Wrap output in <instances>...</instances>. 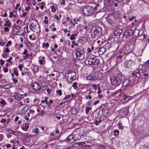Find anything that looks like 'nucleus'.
Wrapping results in <instances>:
<instances>
[{
    "mask_svg": "<svg viewBox=\"0 0 149 149\" xmlns=\"http://www.w3.org/2000/svg\"><path fill=\"white\" fill-rule=\"evenodd\" d=\"M76 139L73 135H70L65 139V141L69 143L74 142Z\"/></svg>",
    "mask_w": 149,
    "mask_h": 149,
    "instance_id": "8",
    "label": "nucleus"
},
{
    "mask_svg": "<svg viewBox=\"0 0 149 149\" xmlns=\"http://www.w3.org/2000/svg\"><path fill=\"white\" fill-rule=\"evenodd\" d=\"M3 72H7L8 71V68L7 67H4L3 68Z\"/></svg>",
    "mask_w": 149,
    "mask_h": 149,
    "instance_id": "49",
    "label": "nucleus"
},
{
    "mask_svg": "<svg viewBox=\"0 0 149 149\" xmlns=\"http://www.w3.org/2000/svg\"><path fill=\"white\" fill-rule=\"evenodd\" d=\"M122 124L121 123H118V125L119 126V128L122 129L123 128V127L122 126H121Z\"/></svg>",
    "mask_w": 149,
    "mask_h": 149,
    "instance_id": "43",
    "label": "nucleus"
},
{
    "mask_svg": "<svg viewBox=\"0 0 149 149\" xmlns=\"http://www.w3.org/2000/svg\"><path fill=\"white\" fill-rule=\"evenodd\" d=\"M20 27L19 26H16L13 28V33L14 35H16L19 31Z\"/></svg>",
    "mask_w": 149,
    "mask_h": 149,
    "instance_id": "16",
    "label": "nucleus"
},
{
    "mask_svg": "<svg viewBox=\"0 0 149 149\" xmlns=\"http://www.w3.org/2000/svg\"><path fill=\"white\" fill-rule=\"evenodd\" d=\"M38 128H35L34 130V132L36 134H38L39 133V132L38 131Z\"/></svg>",
    "mask_w": 149,
    "mask_h": 149,
    "instance_id": "51",
    "label": "nucleus"
},
{
    "mask_svg": "<svg viewBox=\"0 0 149 149\" xmlns=\"http://www.w3.org/2000/svg\"><path fill=\"white\" fill-rule=\"evenodd\" d=\"M13 58L12 57H10L7 60V61H8L9 62L12 63V62L11 61V60H12Z\"/></svg>",
    "mask_w": 149,
    "mask_h": 149,
    "instance_id": "55",
    "label": "nucleus"
},
{
    "mask_svg": "<svg viewBox=\"0 0 149 149\" xmlns=\"http://www.w3.org/2000/svg\"><path fill=\"white\" fill-rule=\"evenodd\" d=\"M29 125L28 124H25V127H23V129L25 131H26L28 130V128L29 127Z\"/></svg>",
    "mask_w": 149,
    "mask_h": 149,
    "instance_id": "27",
    "label": "nucleus"
},
{
    "mask_svg": "<svg viewBox=\"0 0 149 149\" xmlns=\"http://www.w3.org/2000/svg\"><path fill=\"white\" fill-rule=\"evenodd\" d=\"M87 61L88 64L91 65L97 66L100 63L99 59L96 57H94L93 58H88Z\"/></svg>",
    "mask_w": 149,
    "mask_h": 149,
    "instance_id": "6",
    "label": "nucleus"
},
{
    "mask_svg": "<svg viewBox=\"0 0 149 149\" xmlns=\"http://www.w3.org/2000/svg\"><path fill=\"white\" fill-rule=\"evenodd\" d=\"M23 95H22L17 94L16 95H14V97L16 100H20L23 97Z\"/></svg>",
    "mask_w": 149,
    "mask_h": 149,
    "instance_id": "18",
    "label": "nucleus"
},
{
    "mask_svg": "<svg viewBox=\"0 0 149 149\" xmlns=\"http://www.w3.org/2000/svg\"><path fill=\"white\" fill-rule=\"evenodd\" d=\"M27 50L26 49H25L23 52L24 54L25 55V56H24V58L25 59H26L27 57H28V56H29V54L27 53Z\"/></svg>",
    "mask_w": 149,
    "mask_h": 149,
    "instance_id": "22",
    "label": "nucleus"
},
{
    "mask_svg": "<svg viewBox=\"0 0 149 149\" xmlns=\"http://www.w3.org/2000/svg\"><path fill=\"white\" fill-rule=\"evenodd\" d=\"M122 57V56L121 55H119L118 56H117L116 57V58L117 59H120Z\"/></svg>",
    "mask_w": 149,
    "mask_h": 149,
    "instance_id": "60",
    "label": "nucleus"
},
{
    "mask_svg": "<svg viewBox=\"0 0 149 149\" xmlns=\"http://www.w3.org/2000/svg\"><path fill=\"white\" fill-rule=\"evenodd\" d=\"M13 73L17 76H18L19 75L16 70H14Z\"/></svg>",
    "mask_w": 149,
    "mask_h": 149,
    "instance_id": "47",
    "label": "nucleus"
},
{
    "mask_svg": "<svg viewBox=\"0 0 149 149\" xmlns=\"http://www.w3.org/2000/svg\"><path fill=\"white\" fill-rule=\"evenodd\" d=\"M83 12L84 14L86 16H90L93 13V8L91 6H87L83 8Z\"/></svg>",
    "mask_w": 149,
    "mask_h": 149,
    "instance_id": "4",
    "label": "nucleus"
},
{
    "mask_svg": "<svg viewBox=\"0 0 149 149\" xmlns=\"http://www.w3.org/2000/svg\"><path fill=\"white\" fill-rule=\"evenodd\" d=\"M10 52V50L8 49V48H6L5 49V51L4 52V53L7 52L9 53Z\"/></svg>",
    "mask_w": 149,
    "mask_h": 149,
    "instance_id": "52",
    "label": "nucleus"
},
{
    "mask_svg": "<svg viewBox=\"0 0 149 149\" xmlns=\"http://www.w3.org/2000/svg\"><path fill=\"white\" fill-rule=\"evenodd\" d=\"M29 108V107L28 105L26 106L22 109V112L24 113L27 111Z\"/></svg>",
    "mask_w": 149,
    "mask_h": 149,
    "instance_id": "24",
    "label": "nucleus"
},
{
    "mask_svg": "<svg viewBox=\"0 0 149 149\" xmlns=\"http://www.w3.org/2000/svg\"><path fill=\"white\" fill-rule=\"evenodd\" d=\"M133 61H129L125 63L124 66L127 68H130L134 65Z\"/></svg>",
    "mask_w": 149,
    "mask_h": 149,
    "instance_id": "9",
    "label": "nucleus"
},
{
    "mask_svg": "<svg viewBox=\"0 0 149 149\" xmlns=\"http://www.w3.org/2000/svg\"><path fill=\"white\" fill-rule=\"evenodd\" d=\"M13 80L14 83H17L18 81V80L16 79H15V78H13Z\"/></svg>",
    "mask_w": 149,
    "mask_h": 149,
    "instance_id": "58",
    "label": "nucleus"
},
{
    "mask_svg": "<svg viewBox=\"0 0 149 149\" xmlns=\"http://www.w3.org/2000/svg\"><path fill=\"white\" fill-rule=\"evenodd\" d=\"M86 146H91L93 145V144L91 142L88 141H86Z\"/></svg>",
    "mask_w": 149,
    "mask_h": 149,
    "instance_id": "30",
    "label": "nucleus"
},
{
    "mask_svg": "<svg viewBox=\"0 0 149 149\" xmlns=\"http://www.w3.org/2000/svg\"><path fill=\"white\" fill-rule=\"evenodd\" d=\"M23 67V65L22 64H20L18 66V68H19L20 70H22V68Z\"/></svg>",
    "mask_w": 149,
    "mask_h": 149,
    "instance_id": "48",
    "label": "nucleus"
},
{
    "mask_svg": "<svg viewBox=\"0 0 149 149\" xmlns=\"http://www.w3.org/2000/svg\"><path fill=\"white\" fill-rule=\"evenodd\" d=\"M125 112L124 114L125 115H126L127 114V113L129 112V108L128 107L125 108Z\"/></svg>",
    "mask_w": 149,
    "mask_h": 149,
    "instance_id": "38",
    "label": "nucleus"
},
{
    "mask_svg": "<svg viewBox=\"0 0 149 149\" xmlns=\"http://www.w3.org/2000/svg\"><path fill=\"white\" fill-rule=\"evenodd\" d=\"M101 122V120L99 119L98 120H96L95 122V124L96 125H99V123Z\"/></svg>",
    "mask_w": 149,
    "mask_h": 149,
    "instance_id": "40",
    "label": "nucleus"
},
{
    "mask_svg": "<svg viewBox=\"0 0 149 149\" xmlns=\"http://www.w3.org/2000/svg\"><path fill=\"white\" fill-rule=\"evenodd\" d=\"M12 43V42L10 41H8L7 43L6 44V47H8L9 46H10L11 45Z\"/></svg>",
    "mask_w": 149,
    "mask_h": 149,
    "instance_id": "42",
    "label": "nucleus"
},
{
    "mask_svg": "<svg viewBox=\"0 0 149 149\" xmlns=\"http://www.w3.org/2000/svg\"><path fill=\"white\" fill-rule=\"evenodd\" d=\"M33 89L36 91H39L41 89L40 85L37 83H34L32 85Z\"/></svg>",
    "mask_w": 149,
    "mask_h": 149,
    "instance_id": "11",
    "label": "nucleus"
},
{
    "mask_svg": "<svg viewBox=\"0 0 149 149\" xmlns=\"http://www.w3.org/2000/svg\"><path fill=\"white\" fill-rule=\"evenodd\" d=\"M30 8V6H28L25 8V10L26 11H28Z\"/></svg>",
    "mask_w": 149,
    "mask_h": 149,
    "instance_id": "56",
    "label": "nucleus"
},
{
    "mask_svg": "<svg viewBox=\"0 0 149 149\" xmlns=\"http://www.w3.org/2000/svg\"><path fill=\"white\" fill-rule=\"evenodd\" d=\"M49 46V44L48 43H44L42 44V47L43 48L45 47H48Z\"/></svg>",
    "mask_w": 149,
    "mask_h": 149,
    "instance_id": "32",
    "label": "nucleus"
},
{
    "mask_svg": "<svg viewBox=\"0 0 149 149\" xmlns=\"http://www.w3.org/2000/svg\"><path fill=\"white\" fill-rule=\"evenodd\" d=\"M119 131L118 130H115L113 131V134L115 136L118 135L119 134Z\"/></svg>",
    "mask_w": 149,
    "mask_h": 149,
    "instance_id": "34",
    "label": "nucleus"
},
{
    "mask_svg": "<svg viewBox=\"0 0 149 149\" xmlns=\"http://www.w3.org/2000/svg\"><path fill=\"white\" fill-rule=\"evenodd\" d=\"M140 31L138 29H135L134 32V35L135 37L137 36L139 33Z\"/></svg>",
    "mask_w": 149,
    "mask_h": 149,
    "instance_id": "23",
    "label": "nucleus"
},
{
    "mask_svg": "<svg viewBox=\"0 0 149 149\" xmlns=\"http://www.w3.org/2000/svg\"><path fill=\"white\" fill-rule=\"evenodd\" d=\"M65 77L67 81L69 82H72L76 78V75L74 72L72 70L68 71L65 74Z\"/></svg>",
    "mask_w": 149,
    "mask_h": 149,
    "instance_id": "3",
    "label": "nucleus"
},
{
    "mask_svg": "<svg viewBox=\"0 0 149 149\" xmlns=\"http://www.w3.org/2000/svg\"><path fill=\"white\" fill-rule=\"evenodd\" d=\"M29 28L32 31L35 32V30L37 27H39V25L38 22L36 20H34L30 22L29 25Z\"/></svg>",
    "mask_w": 149,
    "mask_h": 149,
    "instance_id": "7",
    "label": "nucleus"
},
{
    "mask_svg": "<svg viewBox=\"0 0 149 149\" xmlns=\"http://www.w3.org/2000/svg\"><path fill=\"white\" fill-rule=\"evenodd\" d=\"M70 97V95H68L67 96L65 95V97L63 99V100H65L67 99H68Z\"/></svg>",
    "mask_w": 149,
    "mask_h": 149,
    "instance_id": "54",
    "label": "nucleus"
},
{
    "mask_svg": "<svg viewBox=\"0 0 149 149\" xmlns=\"http://www.w3.org/2000/svg\"><path fill=\"white\" fill-rule=\"evenodd\" d=\"M21 133L18 131H15L14 135H21Z\"/></svg>",
    "mask_w": 149,
    "mask_h": 149,
    "instance_id": "37",
    "label": "nucleus"
},
{
    "mask_svg": "<svg viewBox=\"0 0 149 149\" xmlns=\"http://www.w3.org/2000/svg\"><path fill=\"white\" fill-rule=\"evenodd\" d=\"M131 99L130 96H127L125 94H124L121 100V102L123 103H125Z\"/></svg>",
    "mask_w": 149,
    "mask_h": 149,
    "instance_id": "13",
    "label": "nucleus"
},
{
    "mask_svg": "<svg viewBox=\"0 0 149 149\" xmlns=\"http://www.w3.org/2000/svg\"><path fill=\"white\" fill-rule=\"evenodd\" d=\"M75 54L77 59L79 61L81 60L84 58V51L82 50L77 48L75 51Z\"/></svg>",
    "mask_w": 149,
    "mask_h": 149,
    "instance_id": "5",
    "label": "nucleus"
},
{
    "mask_svg": "<svg viewBox=\"0 0 149 149\" xmlns=\"http://www.w3.org/2000/svg\"><path fill=\"white\" fill-rule=\"evenodd\" d=\"M39 70V66L38 65H36L33 68V71L34 72H38Z\"/></svg>",
    "mask_w": 149,
    "mask_h": 149,
    "instance_id": "26",
    "label": "nucleus"
},
{
    "mask_svg": "<svg viewBox=\"0 0 149 149\" xmlns=\"http://www.w3.org/2000/svg\"><path fill=\"white\" fill-rule=\"evenodd\" d=\"M3 139V136L2 134H0V141H2Z\"/></svg>",
    "mask_w": 149,
    "mask_h": 149,
    "instance_id": "59",
    "label": "nucleus"
},
{
    "mask_svg": "<svg viewBox=\"0 0 149 149\" xmlns=\"http://www.w3.org/2000/svg\"><path fill=\"white\" fill-rule=\"evenodd\" d=\"M107 21L110 24L112 25L115 19L114 17L112 15H109L106 18Z\"/></svg>",
    "mask_w": 149,
    "mask_h": 149,
    "instance_id": "12",
    "label": "nucleus"
},
{
    "mask_svg": "<svg viewBox=\"0 0 149 149\" xmlns=\"http://www.w3.org/2000/svg\"><path fill=\"white\" fill-rule=\"evenodd\" d=\"M87 79L88 80L94 81L96 80L97 79V77L95 75L91 74L88 76L86 77Z\"/></svg>",
    "mask_w": 149,
    "mask_h": 149,
    "instance_id": "14",
    "label": "nucleus"
},
{
    "mask_svg": "<svg viewBox=\"0 0 149 149\" xmlns=\"http://www.w3.org/2000/svg\"><path fill=\"white\" fill-rule=\"evenodd\" d=\"M133 33L132 30L131 29H127L124 32L123 34V36H125L126 38L131 36Z\"/></svg>",
    "mask_w": 149,
    "mask_h": 149,
    "instance_id": "10",
    "label": "nucleus"
},
{
    "mask_svg": "<svg viewBox=\"0 0 149 149\" xmlns=\"http://www.w3.org/2000/svg\"><path fill=\"white\" fill-rule=\"evenodd\" d=\"M72 44H74L75 46H78V44L77 43H76L74 41H73L72 42Z\"/></svg>",
    "mask_w": 149,
    "mask_h": 149,
    "instance_id": "64",
    "label": "nucleus"
},
{
    "mask_svg": "<svg viewBox=\"0 0 149 149\" xmlns=\"http://www.w3.org/2000/svg\"><path fill=\"white\" fill-rule=\"evenodd\" d=\"M5 88L6 89H8L10 87H12V84H6V85L5 86Z\"/></svg>",
    "mask_w": 149,
    "mask_h": 149,
    "instance_id": "28",
    "label": "nucleus"
},
{
    "mask_svg": "<svg viewBox=\"0 0 149 149\" xmlns=\"http://www.w3.org/2000/svg\"><path fill=\"white\" fill-rule=\"evenodd\" d=\"M39 63L40 64H43V62H45V61L42 60H39Z\"/></svg>",
    "mask_w": 149,
    "mask_h": 149,
    "instance_id": "62",
    "label": "nucleus"
},
{
    "mask_svg": "<svg viewBox=\"0 0 149 149\" xmlns=\"http://www.w3.org/2000/svg\"><path fill=\"white\" fill-rule=\"evenodd\" d=\"M98 149H105L104 146H101L99 147Z\"/></svg>",
    "mask_w": 149,
    "mask_h": 149,
    "instance_id": "63",
    "label": "nucleus"
},
{
    "mask_svg": "<svg viewBox=\"0 0 149 149\" xmlns=\"http://www.w3.org/2000/svg\"><path fill=\"white\" fill-rule=\"evenodd\" d=\"M99 6V4H97L96 6H95L93 9L95 10H97L98 7Z\"/></svg>",
    "mask_w": 149,
    "mask_h": 149,
    "instance_id": "53",
    "label": "nucleus"
},
{
    "mask_svg": "<svg viewBox=\"0 0 149 149\" xmlns=\"http://www.w3.org/2000/svg\"><path fill=\"white\" fill-rule=\"evenodd\" d=\"M106 51L104 47H101L98 50V53L99 55H101L104 54Z\"/></svg>",
    "mask_w": 149,
    "mask_h": 149,
    "instance_id": "20",
    "label": "nucleus"
},
{
    "mask_svg": "<svg viewBox=\"0 0 149 149\" xmlns=\"http://www.w3.org/2000/svg\"><path fill=\"white\" fill-rule=\"evenodd\" d=\"M56 93L58 94V95L59 96H61L62 95V93L61 90H58L56 91Z\"/></svg>",
    "mask_w": 149,
    "mask_h": 149,
    "instance_id": "45",
    "label": "nucleus"
},
{
    "mask_svg": "<svg viewBox=\"0 0 149 149\" xmlns=\"http://www.w3.org/2000/svg\"><path fill=\"white\" fill-rule=\"evenodd\" d=\"M129 81L127 79L125 80L123 83V86H125L129 83Z\"/></svg>",
    "mask_w": 149,
    "mask_h": 149,
    "instance_id": "25",
    "label": "nucleus"
},
{
    "mask_svg": "<svg viewBox=\"0 0 149 149\" xmlns=\"http://www.w3.org/2000/svg\"><path fill=\"white\" fill-rule=\"evenodd\" d=\"M13 17H16V16L15 14H13L12 12H10V13L9 17L10 18H11Z\"/></svg>",
    "mask_w": 149,
    "mask_h": 149,
    "instance_id": "33",
    "label": "nucleus"
},
{
    "mask_svg": "<svg viewBox=\"0 0 149 149\" xmlns=\"http://www.w3.org/2000/svg\"><path fill=\"white\" fill-rule=\"evenodd\" d=\"M111 83L113 85L118 86L121 83L122 77L120 74L116 73L110 77Z\"/></svg>",
    "mask_w": 149,
    "mask_h": 149,
    "instance_id": "2",
    "label": "nucleus"
},
{
    "mask_svg": "<svg viewBox=\"0 0 149 149\" xmlns=\"http://www.w3.org/2000/svg\"><path fill=\"white\" fill-rule=\"evenodd\" d=\"M141 73L142 75V76H144L145 77H147L148 75V73H145L144 72H143L142 70H141Z\"/></svg>",
    "mask_w": 149,
    "mask_h": 149,
    "instance_id": "36",
    "label": "nucleus"
},
{
    "mask_svg": "<svg viewBox=\"0 0 149 149\" xmlns=\"http://www.w3.org/2000/svg\"><path fill=\"white\" fill-rule=\"evenodd\" d=\"M91 108L89 107H87L86 108V114H87L89 112V110L91 109Z\"/></svg>",
    "mask_w": 149,
    "mask_h": 149,
    "instance_id": "41",
    "label": "nucleus"
},
{
    "mask_svg": "<svg viewBox=\"0 0 149 149\" xmlns=\"http://www.w3.org/2000/svg\"><path fill=\"white\" fill-rule=\"evenodd\" d=\"M77 83L76 82H75L74 83H73V84H72V86L76 90V89H77Z\"/></svg>",
    "mask_w": 149,
    "mask_h": 149,
    "instance_id": "29",
    "label": "nucleus"
},
{
    "mask_svg": "<svg viewBox=\"0 0 149 149\" xmlns=\"http://www.w3.org/2000/svg\"><path fill=\"white\" fill-rule=\"evenodd\" d=\"M102 28L97 25L93 26L91 31L92 37L95 39L101 37L102 34Z\"/></svg>",
    "mask_w": 149,
    "mask_h": 149,
    "instance_id": "1",
    "label": "nucleus"
},
{
    "mask_svg": "<svg viewBox=\"0 0 149 149\" xmlns=\"http://www.w3.org/2000/svg\"><path fill=\"white\" fill-rule=\"evenodd\" d=\"M77 143L79 145H81L84 146H86V141L79 142Z\"/></svg>",
    "mask_w": 149,
    "mask_h": 149,
    "instance_id": "35",
    "label": "nucleus"
},
{
    "mask_svg": "<svg viewBox=\"0 0 149 149\" xmlns=\"http://www.w3.org/2000/svg\"><path fill=\"white\" fill-rule=\"evenodd\" d=\"M20 6L19 3L17 4L16 5V7L15 8V9L16 10H17L18 8V7Z\"/></svg>",
    "mask_w": 149,
    "mask_h": 149,
    "instance_id": "57",
    "label": "nucleus"
},
{
    "mask_svg": "<svg viewBox=\"0 0 149 149\" xmlns=\"http://www.w3.org/2000/svg\"><path fill=\"white\" fill-rule=\"evenodd\" d=\"M52 9V11L53 12H55L56 11V8L53 6H51L50 7Z\"/></svg>",
    "mask_w": 149,
    "mask_h": 149,
    "instance_id": "39",
    "label": "nucleus"
},
{
    "mask_svg": "<svg viewBox=\"0 0 149 149\" xmlns=\"http://www.w3.org/2000/svg\"><path fill=\"white\" fill-rule=\"evenodd\" d=\"M135 76L136 77L138 78L142 76V75L141 74V70H140L139 71H136Z\"/></svg>",
    "mask_w": 149,
    "mask_h": 149,
    "instance_id": "21",
    "label": "nucleus"
},
{
    "mask_svg": "<svg viewBox=\"0 0 149 149\" xmlns=\"http://www.w3.org/2000/svg\"><path fill=\"white\" fill-rule=\"evenodd\" d=\"M6 121V120L4 119H2L0 121L1 123H5Z\"/></svg>",
    "mask_w": 149,
    "mask_h": 149,
    "instance_id": "61",
    "label": "nucleus"
},
{
    "mask_svg": "<svg viewBox=\"0 0 149 149\" xmlns=\"http://www.w3.org/2000/svg\"><path fill=\"white\" fill-rule=\"evenodd\" d=\"M24 32H28V25H27L24 28Z\"/></svg>",
    "mask_w": 149,
    "mask_h": 149,
    "instance_id": "44",
    "label": "nucleus"
},
{
    "mask_svg": "<svg viewBox=\"0 0 149 149\" xmlns=\"http://www.w3.org/2000/svg\"><path fill=\"white\" fill-rule=\"evenodd\" d=\"M0 103L1 104H3V105H5V104H6V102L4 100H2L1 101H0Z\"/></svg>",
    "mask_w": 149,
    "mask_h": 149,
    "instance_id": "50",
    "label": "nucleus"
},
{
    "mask_svg": "<svg viewBox=\"0 0 149 149\" xmlns=\"http://www.w3.org/2000/svg\"><path fill=\"white\" fill-rule=\"evenodd\" d=\"M143 66L145 67L147 66L149 67V60H148L143 65Z\"/></svg>",
    "mask_w": 149,
    "mask_h": 149,
    "instance_id": "31",
    "label": "nucleus"
},
{
    "mask_svg": "<svg viewBox=\"0 0 149 149\" xmlns=\"http://www.w3.org/2000/svg\"><path fill=\"white\" fill-rule=\"evenodd\" d=\"M115 38L113 37H109L108 38L107 42L108 43L111 44L115 42Z\"/></svg>",
    "mask_w": 149,
    "mask_h": 149,
    "instance_id": "19",
    "label": "nucleus"
},
{
    "mask_svg": "<svg viewBox=\"0 0 149 149\" xmlns=\"http://www.w3.org/2000/svg\"><path fill=\"white\" fill-rule=\"evenodd\" d=\"M70 38L71 40H73L75 39H76V38L74 36L73 34H72Z\"/></svg>",
    "mask_w": 149,
    "mask_h": 149,
    "instance_id": "46",
    "label": "nucleus"
},
{
    "mask_svg": "<svg viewBox=\"0 0 149 149\" xmlns=\"http://www.w3.org/2000/svg\"><path fill=\"white\" fill-rule=\"evenodd\" d=\"M105 4L108 7H111L112 6V2L111 0H105Z\"/></svg>",
    "mask_w": 149,
    "mask_h": 149,
    "instance_id": "17",
    "label": "nucleus"
},
{
    "mask_svg": "<svg viewBox=\"0 0 149 149\" xmlns=\"http://www.w3.org/2000/svg\"><path fill=\"white\" fill-rule=\"evenodd\" d=\"M123 32L122 30L120 29H117L115 31L114 34L117 36H120V35Z\"/></svg>",
    "mask_w": 149,
    "mask_h": 149,
    "instance_id": "15",
    "label": "nucleus"
}]
</instances>
